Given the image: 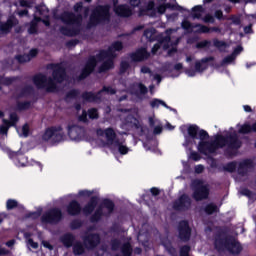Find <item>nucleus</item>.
Segmentation results:
<instances>
[{
    "mask_svg": "<svg viewBox=\"0 0 256 256\" xmlns=\"http://www.w3.org/2000/svg\"><path fill=\"white\" fill-rule=\"evenodd\" d=\"M188 135L192 139H200L198 151L203 155H211V153H215L217 149H223V147H226L227 151H237L242 145V142L239 140V136L235 131L226 132L224 136L216 135L214 141L209 142L207 141V139H209L207 131L199 130L197 125H191L188 127Z\"/></svg>",
    "mask_w": 256,
    "mask_h": 256,
    "instance_id": "nucleus-1",
    "label": "nucleus"
},
{
    "mask_svg": "<svg viewBox=\"0 0 256 256\" xmlns=\"http://www.w3.org/2000/svg\"><path fill=\"white\" fill-rule=\"evenodd\" d=\"M121 49H123V43L117 41L114 42L108 48V50H101L96 58L95 56H91L78 77L79 81L86 79V77H89V75L95 71V67H97V61H104L99 68V73H105V71L113 69V59L117 57V52L121 51Z\"/></svg>",
    "mask_w": 256,
    "mask_h": 256,
    "instance_id": "nucleus-2",
    "label": "nucleus"
},
{
    "mask_svg": "<svg viewBox=\"0 0 256 256\" xmlns=\"http://www.w3.org/2000/svg\"><path fill=\"white\" fill-rule=\"evenodd\" d=\"M48 69H52V77L39 73L33 77V83L38 89H45L48 93L57 91V83H63L67 77L65 68L61 64H49Z\"/></svg>",
    "mask_w": 256,
    "mask_h": 256,
    "instance_id": "nucleus-3",
    "label": "nucleus"
},
{
    "mask_svg": "<svg viewBox=\"0 0 256 256\" xmlns=\"http://www.w3.org/2000/svg\"><path fill=\"white\" fill-rule=\"evenodd\" d=\"M97 133L102 137V139H104L103 147H108L112 151H119L120 155H127L129 153V147L123 144L125 141L117 138V134L113 128L98 130Z\"/></svg>",
    "mask_w": 256,
    "mask_h": 256,
    "instance_id": "nucleus-4",
    "label": "nucleus"
},
{
    "mask_svg": "<svg viewBox=\"0 0 256 256\" xmlns=\"http://www.w3.org/2000/svg\"><path fill=\"white\" fill-rule=\"evenodd\" d=\"M61 20L63 23L68 25L60 28V33H62V35H66L67 37H75L81 33V23L83 21V16L71 12H64L61 15Z\"/></svg>",
    "mask_w": 256,
    "mask_h": 256,
    "instance_id": "nucleus-5",
    "label": "nucleus"
},
{
    "mask_svg": "<svg viewBox=\"0 0 256 256\" xmlns=\"http://www.w3.org/2000/svg\"><path fill=\"white\" fill-rule=\"evenodd\" d=\"M178 29H168L165 32V36L161 38L159 43H156L152 47V55H155L159 49H161V45L163 46V49H169V47H172L168 51V55H173V53H177V48L175 46L179 45V41H181V36L177 35Z\"/></svg>",
    "mask_w": 256,
    "mask_h": 256,
    "instance_id": "nucleus-6",
    "label": "nucleus"
},
{
    "mask_svg": "<svg viewBox=\"0 0 256 256\" xmlns=\"http://www.w3.org/2000/svg\"><path fill=\"white\" fill-rule=\"evenodd\" d=\"M215 247L218 249V251H223L226 249L233 255H239V253L243 251L241 243L231 236H226L225 238H216Z\"/></svg>",
    "mask_w": 256,
    "mask_h": 256,
    "instance_id": "nucleus-7",
    "label": "nucleus"
},
{
    "mask_svg": "<svg viewBox=\"0 0 256 256\" xmlns=\"http://www.w3.org/2000/svg\"><path fill=\"white\" fill-rule=\"evenodd\" d=\"M109 6H98L96 7L90 16V27L99 25L103 21H109Z\"/></svg>",
    "mask_w": 256,
    "mask_h": 256,
    "instance_id": "nucleus-8",
    "label": "nucleus"
},
{
    "mask_svg": "<svg viewBox=\"0 0 256 256\" xmlns=\"http://www.w3.org/2000/svg\"><path fill=\"white\" fill-rule=\"evenodd\" d=\"M63 219V212L59 208H52L41 216L44 225H57Z\"/></svg>",
    "mask_w": 256,
    "mask_h": 256,
    "instance_id": "nucleus-9",
    "label": "nucleus"
},
{
    "mask_svg": "<svg viewBox=\"0 0 256 256\" xmlns=\"http://www.w3.org/2000/svg\"><path fill=\"white\" fill-rule=\"evenodd\" d=\"M43 141H49L50 143H61L65 139V133H63V128L51 127L48 128L42 136Z\"/></svg>",
    "mask_w": 256,
    "mask_h": 256,
    "instance_id": "nucleus-10",
    "label": "nucleus"
},
{
    "mask_svg": "<svg viewBox=\"0 0 256 256\" xmlns=\"http://www.w3.org/2000/svg\"><path fill=\"white\" fill-rule=\"evenodd\" d=\"M192 187L194 189L193 197L196 201H203L209 197V187L203 183L201 180H194L192 182Z\"/></svg>",
    "mask_w": 256,
    "mask_h": 256,
    "instance_id": "nucleus-11",
    "label": "nucleus"
},
{
    "mask_svg": "<svg viewBox=\"0 0 256 256\" xmlns=\"http://www.w3.org/2000/svg\"><path fill=\"white\" fill-rule=\"evenodd\" d=\"M213 57H206V58H202L201 60H196L195 64H194V70L193 69H187L185 71L186 75H188V77H195V75H197V73H203L205 71H207L209 65L208 63L210 61H213Z\"/></svg>",
    "mask_w": 256,
    "mask_h": 256,
    "instance_id": "nucleus-12",
    "label": "nucleus"
},
{
    "mask_svg": "<svg viewBox=\"0 0 256 256\" xmlns=\"http://www.w3.org/2000/svg\"><path fill=\"white\" fill-rule=\"evenodd\" d=\"M115 204L111 200H104L102 205L95 211L94 215L91 217V222L95 223L101 219V215H111Z\"/></svg>",
    "mask_w": 256,
    "mask_h": 256,
    "instance_id": "nucleus-13",
    "label": "nucleus"
},
{
    "mask_svg": "<svg viewBox=\"0 0 256 256\" xmlns=\"http://www.w3.org/2000/svg\"><path fill=\"white\" fill-rule=\"evenodd\" d=\"M67 131L71 141H83L85 137V128L77 124H69Z\"/></svg>",
    "mask_w": 256,
    "mask_h": 256,
    "instance_id": "nucleus-14",
    "label": "nucleus"
},
{
    "mask_svg": "<svg viewBox=\"0 0 256 256\" xmlns=\"http://www.w3.org/2000/svg\"><path fill=\"white\" fill-rule=\"evenodd\" d=\"M83 243L86 249H95L101 243V236L97 233H86L83 237Z\"/></svg>",
    "mask_w": 256,
    "mask_h": 256,
    "instance_id": "nucleus-15",
    "label": "nucleus"
},
{
    "mask_svg": "<svg viewBox=\"0 0 256 256\" xmlns=\"http://www.w3.org/2000/svg\"><path fill=\"white\" fill-rule=\"evenodd\" d=\"M179 239L181 241H189L191 239V228L187 221H181L178 226Z\"/></svg>",
    "mask_w": 256,
    "mask_h": 256,
    "instance_id": "nucleus-16",
    "label": "nucleus"
},
{
    "mask_svg": "<svg viewBox=\"0 0 256 256\" xmlns=\"http://www.w3.org/2000/svg\"><path fill=\"white\" fill-rule=\"evenodd\" d=\"M191 207V198L187 195H182L174 202V209L176 211H187Z\"/></svg>",
    "mask_w": 256,
    "mask_h": 256,
    "instance_id": "nucleus-17",
    "label": "nucleus"
},
{
    "mask_svg": "<svg viewBox=\"0 0 256 256\" xmlns=\"http://www.w3.org/2000/svg\"><path fill=\"white\" fill-rule=\"evenodd\" d=\"M113 3L116 15H119L120 17H131V15H133V11L128 5H117V0H113Z\"/></svg>",
    "mask_w": 256,
    "mask_h": 256,
    "instance_id": "nucleus-18",
    "label": "nucleus"
},
{
    "mask_svg": "<svg viewBox=\"0 0 256 256\" xmlns=\"http://www.w3.org/2000/svg\"><path fill=\"white\" fill-rule=\"evenodd\" d=\"M253 170V161L252 160H244L239 163L238 166V173L242 176L245 177L249 171Z\"/></svg>",
    "mask_w": 256,
    "mask_h": 256,
    "instance_id": "nucleus-19",
    "label": "nucleus"
},
{
    "mask_svg": "<svg viewBox=\"0 0 256 256\" xmlns=\"http://www.w3.org/2000/svg\"><path fill=\"white\" fill-rule=\"evenodd\" d=\"M38 53H39V50L32 49L28 54L15 56V59L18 61V63H29L31 59H33L34 57H37Z\"/></svg>",
    "mask_w": 256,
    "mask_h": 256,
    "instance_id": "nucleus-20",
    "label": "nucleus"
},
{
    "mask_svg": "<svg viewBox=\"0 0 256 256\" xmlns=\"http://www.w3.org/2000/svg\"><path fill=\"white\" fill-rule=\"evenodd\" d=\"M60 242L66 247L67 249L73 247V244L75 243V235L72 233H66L63 234L60 237Z\"/></svg>",
    "mask_w": 256,
    "mask_h": 256,
    "instance_id": "nucleus-21",
    "label": "nucleus"
},
{
    "mask_svg": "<svg viewBox=\"0 0 256 256\" xmlns=\"http://www.w3.org/2000/svg\"><path fill=\"white\" fill-rule=\"evenodd\" d=\"M137 239L140 243H147L149 241V224H143L139 231Z\"/></svg>",
    "mask_w": 256,
    "mask_h": 256,
    "instance_id": "nucleus-22",
    "label": "nucleus"
},
{
    "mask_svg": "<svg viewBox=\"0 0 256 256\" xmlns=\"http://www.w3.org/2000/svg\"><path fill=\"white\" fill-rule=\"evenodd\" d=\"M241 51H243V47L237 46L231 55L227 56L222 60L221 65H229L230 63H233L235 61V58L237 57V55H239V53H241Z\"/></svg>",
    "mask_w": 256,
    "mask_h": 256,
    "instance_id": "nucleus-23",
    "label": "nucleus"
},
{
    "mask_svg": "<svg viewBox=\"0 0 256 256\" xmlns=\"http://www.w3.org/2000/svg\"><path fill=\"white\" fill-rule=\"evenodd\" d=\"M148 58H149V53L145 48H141L131 55L132 61H143L144 59H148Z\"/></svg>",
    "mask_w": 256,
    "mask_h": 256,
    "instance_id": "nucleus-24",
    "label": "nucleus"
},
{
    "mask_svg": "<svg viewBox=\"0 0 256 256\" xmlns=\"http://www.w3.org/2000/svg\"><path fill=\"white\" fill-rule=\"evenodd\" d=\"M17 23L19 22L15 18L8 19L7 22L0 24L1 33H9V31H11V29H13V26L17 25Z\"/></svg>",
    "mask_w": 256,
    "mask_h": 256,
    "instance_id": "nucleus-25",
    "label": "nucleus"
},
{
    "mask_svg": "<svg viewBox=\"0 0 256 256\" xmlns=\"http://www.w3.org/2000/svg\"><path fill=\"white\" fill-rule=\"evenodd\" d=\"M87 115L90 119H99V112L96 108H91L88 110V113L86 111H83L82 115L79 117L80 121H87Z\"/></svg>",
    "mask_w": 256,
    "mask_h": 256,
    "instance_id": "nucleus-26",
    "label": "nucleus"
},
{
    "mask_svg": "<svg viewBox=\"0 0 256 256\" xmlns=\"http://www.w3.org/2000/svg\"><path fill=\"white\" fill-rule=\"evenodd\" d=\"M167 9H173L174 11H187V9L183 8L180 5H174L172 6L171 4H162L160 6H158L157 11L160 15H163V13H165V11H167Z\"/></svg>",
    "mask_w": 256,
    "mask_h": 256,
    "instance_id": "nucleus-27",
    "label": "nucleus"
},
{
    "mask_svg": "<svg viewBox=\"0 0 256 256\" xmlns=\"http://www.w3.org/2000/svg\"><path fill=\"white\" fill-rule=\"evenodd\" d=\"M98 201H99V198H97L96 196L90 199V202L83 209L85 215H91L93 213V211L95 210V207H97Z\"/></svg>",
    "mask_w": 256,
    "mask_h": 256,
    "instance_id": "nucleus-28",
    "label": "nucleus"
},
{
    "mask_svg": "<svg viewBox=\"0 0 256 256\" xmlns=\"http://www.w3.org/2000/svg\"><path fill=\"white\" fill-rule=\"evenodd\" d=\"M82 98L84 101H88L89 103L101 101V94L99 92L97 94L93 92H85L82 94Z\"/></svg>",
    "mask_w": 256,
    "mask_h": 256,
    "instance_id": "nucleus-29",
    "label": "nucleus"
},
{
    "mask_svg": "<svg viewBox=\"0 0 256 256\" xmlns=\"http://www.w3.org/2000/svg\"><path fill=\"white\" fill-rule=\"evenodd\" d=\"M67 211L69 215H79L81 213V206L79 205V202H70V204L67 207Z\"/></svg>",
    "mask_w": 256,
    "mask_h": 256,
    "instance_id": "nucleus-30",
    "label": "nucleus"
},
{
    "mask_svg": "<svg viewBox=\"0 0 256 256\" xmlns=\"http://www.w3.org/2000/svg\"><path fill=\"white\" fill-rule=\"evenodd\" d=\"M256 132V123H254L252 126L251 124H244L241 125L238 129V133L242 135H247V133H253Z\"/></svg>",
    "mask_w": 256,
    "mask_h": 256,
    "instance_id": "nucleus-31",
    "label": "nucleus"
},
{
    "mask_svg": "<svg viewBox=\"0 0 256 256\" xmlns=\"http://www.w3.org/2000/svg\"><path fill=\"white\" fill-rule=\"evenodd\" d=\"M73 254L75 256H79V255H83V253H85V244H83V242L81 241H77L75 242L73 245Z\"/></svg>",
    "mask_w": 256,
    "mask_h": 256,
    "instance_id": "nucleus-32",
    "label": "nucleus"
},
{
    "mask_svg": "<svg viewBox=\"0 0 256 256\" xmlns=\"http://www.w3.org/2000/svg\"><path fill=\"white\" fill-rule=\"evenodd\" d=\"M203 13H205V8L201 5L194 6L191 10V16L194 19H201V17H203Z\"/></svg>",
    "mask_w": 256,
    "mask_h": 256,
    "instance_id": "nucleus-33",
    "label": "nucleus"
},
{
    "mask_svg": "<svg viewBox=\"0 0 256 256\" xmlns=\"http://www.w3.org/2000/svg\"><path fill=\"white\" fill-rule=\"evenodd\" d=\"M196 27L198 28V30H197L198 33H209V31H213L214 33H221V30L219 27L209 28V27H207L205 25H201V24L196 25Z\"/></svg>",
    "mask_w": 256,
    "mask_h": 256,
    "instance_id": "nucleus-34",
    "label": "nucleus"
},
{
    "mask_svg": "<svg viewBox=\"0 0 256 256\" xmlns=\"http://www.w3.org/2000/svg\"><path fill=\"white\" fill-rule=\"evenodd\" d=\"M33 93V86L26 85L19 90L18 97H29Z\"/></svg>",
    "mask_w": 256,
    "mask_h": 256,
    "instance_id": "nucleus-35",
    "label": "nucleus"
},
{
    "mask_svg": "<svg viewBox=\"0 0 256 256\" xmlns=\"http://www.w3.org/2000/svg\"><path fill=\"white\" fill-rule=\"evenodd\" d=\"M159 105H162L163 107H165L166 109H169V106L167 105V103H165V101L163 100H159L157 98L153 99L150 102V106L152 107V109H158Z\"/></svg>",
    "mask_w": 256,
    "mask_h": 256,
    "instance_id": "nucleus-36",
    "label": "nucleus"
},
{
    "mask_svg": "<svg viewBox=\"0 0 256 256\" xmlns=\"http://www.w3.org/2000/svg\"><path fill=\"white\" fill-rule=\"evenodd\" d=\"M115 93H117V91H115V89H113L111 86H104L102 90L99 91L100 98L103 97V94L115 95Z\"/></svg>",
    "mask_w": 256,
    "mask_h": 256,
    "instance_id": "nucleus-37",
    "label": "nucleus"
},
{
    "mask_svg": "<svg viewBox=\"0 0 256 256\" xmlns=\"http://www.w3.org/2000/svg\"><path fill=\"white\" fill-rule=\"evenodd\" d=\"M144 37L148 39V41H155L157 35L155 34V28H150L144 31Z\"/></svg>",
    "mask_w": 256,
    "mask_h": 256,
    "instance_id": "nucleus-38",
    "label": "nucleus"
},
{
    "mask_svg": "<svg viewBox=\"0 0 256 256\" xmlns=\"http://www.w3.org/2000/svg\"><path fill=\"white\" fill-rule=\"evenodd\" d=\"M19 121V117L15 114L12 113L10 114V121L9 120H3L4 125H10L11 127H15V123Z\"/></svg>",
    "mask_w": 256,
    "mask_h": 256,
    "instance_id": "nucleus-39",
    "label": "nucleus"
},
{
    "mask_svg": "<svg viewBox=\"0 0 256 256\" xmlns=\"http://www.w3.org/2000/svg\"><path fill=\"white\" fill-rule=\"evenodd\" d=\"M213 44H214V47H216L220 51H223L224 49H227V47H229L228 43H226L225 41H221L219 39H214Z\"/></svg>",
    "mask_w": 256,
    "mask_h": 256,
    "instance_id": "nucleus-40",
    "label": "nucleus"
},
{
    "mask_svg": "<svg viewBox=\"0 0 256 256\" xmlns=\"http://www.w3.org/2000/svg\"><path fill=\"white\" fill-rule=\"evenodd\" d=\"M204 211L207 213V215H213V213H217V211H219V207L213 203H210L205 207Z\"/></svg>",
    "mask_w": 256,
    "mask_h": 256,
    "instance_id": "nucleus-41",
    "label": "nucleus"
},
{
    "mask_svg": "<svg viewBox=\"0 0 256 256\" xmlns=\"http://www.w3.org/2000/svg\"><path fill=\"white\" fill-rule=\"evenodd\" d=\"M80 95V92L79 90H70L67 94H66V99L69 100V99H77V97H79Z\"/></svg>",
    "mask_w": 256,
    "mask_h": 256,
    "instance_id": "nucleus-42",
    "label": "nucleus"
},
{
    "mask_svg": "<svg viewBox=\"0 0 256 256\" xmlns=\"http://www.w3.org/2000/svg\"><path fill=\"white\" fill-rule=\"evenodd\" d=\"M237 169V162H230L224 166V171H228V173H233Z\"/></svg>",
    "mask_w": 256,
    "mask_h": 256,
    "instance_id": "nucleus-43",
    "label": "nucleus"
},
{
    "mask_svg": "<svg viewBox=\"0 0 256 256\" xmlns=\"http://www.w3.org/2000/svg\"><path fill=\"white\" fill-rule=\"evenodd\" d=\"M14 155H17L18 161L19 163H21V167H25V164L27 163V158L19 154L18 152H13L12 154H10V157H13ZM21 159H22V162H21Z\"/></svg>",
    "mask_w": 256,
    "mask_h": 256,
    "instance_id": "nucleus-44",
    "label": "nucleus"
},
{
    "mask_svg": "<svg viewBox=\"0 0 256 256\" xmlns=\"http://www.w3.org/2000/svg\"><path fill=\"white\" fill-rule=\"evenodd\" d=\"M17 205H18L17 200H13V199H9L6 203V207L9 211H11V209H15Z\"/></svg>",
    "mask_w": 256,
    "mask_h": 256,
    "instance_id": "nucleus-45",
    "label": "nucleus"
},
{
    "mask_svg": "<svg viewBox=\"0 0 256 256\" xmlns=\"http://www.w3.org/2000/svg\"><path fill=\"white\" fill-rule=\"evenodd\" d=\"M17 107L19 111H25V109H29V107H31V102H19Z\"/></svg>",
    "mask_w": 256,
    "mask_h": 256,
    "instance_id": "nucleus-46",
    "label": "nucleus"
},
{
    "mask_svg": "<svg viewBox=\"0 0 256 256\" xmlns=\"http://www.w3.org/2000/svg\"><path fill=\"white\" fill-rule=\"evenodd\" d=\"M210 45H211V41L204 40V41L198 42L196 44V48L197 49H205V47H209Z\"/></svg>",
    "mask_w": 256,
    "mask_h": 256,
    "instance_id": "nucleus-47",
    "label": "nucleus"
},
{
    "mask_svg": "<svg viewBox=\"0 0 256 256\" xmlns=\"http://www.w3.org/2000/svg\"><path fill=\"white\" fill-rule=\"evenodd\" d=\"M15 81V78H9V77H2L0 78V84L1 85H11Z\"/></svg>",
    "mask_w": 256,
    "mask_h": 256,
    "instance_id": "nucleus-48",
    "label": "nucleus"
},
{
    "mask_svg": "<svg viewBox=\"0 0 256 256\" xmlns=\"http://www.w3.org/2000/svg\"><path fill=\"white\" fill-rule=\"evenodd\" d=\"M20 137H29V124H24L22 127V133L19 134Z\"/></svg>",
    "mask_w": 256,
    "mask_h": 256,
    "instance_id": "nucleus-49",
    "label": "nucleus"
},
{
    "mask_svg": "<svg viewBox=\"0 0 256 256\" xmlns=\"http://www.w3.org/2000/svg\"><path fill=\"white\" fill-rule=\"evenodd\" d=\"M134 87L138 89V91H140L142 95H145V93H147V87H145V85L143 84L136 83L134 84Z\"/></svg>",
    "mask_w": 256,
    "mask_h": 256,
    "instance_id": "nucleus-50",
    "label": "nucleus"
},
{
    "mask_svg": "<svg viewBox=\"0 0 256 256\" xmlns=\"http://www.w3.org/2000/svg\"><path fill=\"white\" fill-rule=\"evenodd\" d=\"M129 69V62L122 61L120 64V73H125Z\"/></svg>",
    "mask_w": 256,
    "mask_h": 256,
    "instance_id": "nucleus-51",
    "label": "nucleus"
},
{
    "mask_svg": "<svg viewBox=\"0 0 256 256\" xmlns=\"http://www.w3.org/2000/svg\"><path fill=\"white\" fill-rule=\"evenodd\" d=\"M82 223L80 220H74L71 222L70 227L72 230L79 229L81 227Z\"/></svg>",
    "mask_w": 256,
    "mask_h": 256,
    "instance_id": "nucleus-52",
    "label": "nucleus"
},
{
    "mask_svg": "<svg viewBox=\"0 0 256 256\" xmlns=\"http://www.w3.org/2000/svg\"><path fill=\"white\" fill-rule=\"evenodd\" d=\"M27 245L28 247H32V249H39V244L37 242H34L31 238H28Z\"/></svg>",
    "mask_w": 256,
    "mask_h": 256,
    "instance_id": "nucleus-53",
    "label": "nucleus"
},
{
    "mask_svg": "<svg viewBox=\"0 0 256 256\" xmlns=\"http://www.w3.org/2000/svg\"><path fill=\"white\" fill-rule=\"evenodd\" d=\"M181 27L184 28L186 31H189V29H192L193 26L191 25V22L184 20L181 23Z\"/></svg>",
    "mask_w": 256,
    "mask_h": 256,
    "instance_id": "nucleus-54",
    "label": "nucleus"
},
{
    "mask_svg": "<svg viewBox=\"0 0 256 256\" xmlns=\"http://www.w3.org/2000/svg\"><path fill=\"white\" fill-rule=\"evenodd\" d=\"M204 23H215V18L210 15L207 14L204 18H203Z\"/></svg>",
    "mask_w": 256,
    "mask_h": 256,
    "instance_id": "nucleus-55",
    "label": "nucleus"
},
{
    "mask_svg": "<svg viewBox=\"0 0 256 256\" xmlns=\"http://www.w3.org/2000/svg\"><path fill=\"white\" fill-rule=\"evenodd\" d=\"M9 127H11V126L10 125H1L0 126V134L7 135L8 131H9Z\"/></svg>",
    "mask_w": 256,
    "mask_h": 256,
    "instance_id": "nucleus-56",
    "label": "nucleus"
},
{
    "mask_svg": "<svg viewBox=\"0 0 256 256\" xmlns=\"http://www.w3.org/2000/svg\"><path fill=\"white\" fill-rule=\"evenodd\" d=\"M229 20L232 21L233 25H239L241 23V18L238 16H231Z\"/></svg>",
    "mask_w": 256,
    "mask_h": 256,
    "instance_id": "nucleus-57",
    "label": "nucleus"
},
{
    "mask_svg": "<svg viewBox=\"0 0 256 256\" xmlns=\"http://www.w3.org/2000/svg\"><path fill=\"white\" fill-rule=\"evenodd\" d=\"M28 33H30V35L37 33V24L32 23L28 29Z\"/></svg>",
    "mask_w": 256,
    "mask_h": 256,
    "instance_id": "nucleus-58",
    "label": "nucleus"
},
{
    "mask_svg": "<svg viewBox=\"0 0 256 256\" xmlns=\"http://www.w3.org/2000/svg\"><path fill=\"white\" fill-rule=\"evenodd\" d=\"M190 158H192L193 161H200L201 155H199V153H197V152H191Z\"/></svg>",
    "mask_w": 256,
    "mask_h": 256,
    "instance_id": "nucleus-59",
    "label": "nucleus"
},
{
    "mask_svg": "<svg viewBox=\"0 0 256 256\" xmlns=\"http://www.w3.org/2000/svg\"><path fill=\"white\" fill-rule=\"evenodd\" d=\"M28 217H31L32 219H38V217H41V211L32 212L28 215Z\"/></svg>",
    "mask_w": 256,
    "mask_h": 256,
    "instance_id": "nucleus-60",
    "label": "nucleus"
},
{
    "mask_svg": "<svg viewBox=\"0 0 256 256\" xmlns=\"http://www.w3.org/2000/svg\"><path fill=\"white\" fill-rule=\"evenodd\" d=\"M244 33H246V34L253 33V24L245 26L244 27Z\"/></svg>",
    "mask_w": 256,
    "mask_h": 256,
    "instance_id": "nucleus-61",
    "label": "nucleus"
},
{
    "mask_svg": "<svg viewBox=\"0 0 256 256\" xmlns=\"http://www.w3.org/2000/svg\"><path fill=\"white\" fill-rule=\"evenodd\" d=\"M203 171H205V166H203V165H197L196 167H195V173H203Z\"/></svg>",
    "mask_w": 256,
    "mask_h": 256,
    "instance_id": "nucleus-62",
    "label": "nucleus"
},
{
    "mask_svg": "<svg viewBox=\"0 0 256 256\" xmlns=\"http://www.w3.org/2000/svg\"><path fill=\"white\" fill-rule=\"evenodd\" d=\"M80 197H89L91 195V192L88 190H81L79 192Z\"/></svg>",
    "mask_w": 256,
    "mask_h": 256,
    "instance_id": "nucleus-63",
    "label": "nucleus"
},
{
    "mask_svg": "<svg viewBox=\"0 0 256 256\" xmlns=\"http://www.w3.org/2000/svg\"><path fill=\"white\" fill-rule=\"evenodd\" d=\"M42 245H43V247H45L46 249H49V251H53V245H51L49 242H47V241H42Z\"/></svg>",
    "mask_w": 256,
    "mask_h": 256,
    "instance_id": "nucleus-64",
    "label": "nucleus"
}]
</instances>
